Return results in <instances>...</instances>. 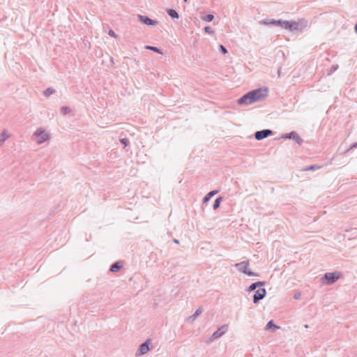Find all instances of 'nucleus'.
I'll return each mask as SVG.
<instances>
[{"label":"nucleus","mask_w":357,"mask_h":357,"mask_svg":"<svg viewBox=\"0 0 357 357\" xmlns=\"http://www.w3.org/2000/svg\"><path fill=\"white\" fill-rule=\"evenodd\" d=\"M271 328H279V326L275 325L273 320H270L266 326V330H270Z\"/></svg>","instance_id":"21"},{"label":"nucleus","mask_w":357,"mask_h":357,"mask_svg":"<svg viewBox=\"0 0 357 357\" xmlns=\"http://www.w3.org/2000/svg\"><path fill=\"white\" fill-rule=\"evenodd\" d=\"M185 3L188 2V0H183Z\"/></svg>","instance_id":"37"},{"label":"nucleus","mask_w":357,"mask_h":357,"mask_svg":"<svg viewBox=\"0 0 357 357\" xmlns=\"http://www.w3.org/2000/svg\"><path fill=\"white\" fill-rule=\"evenodd\" d=\"M265 284H266V282L264 281H258V282H254L248 287V291H253L257 288L261 287L264 286Z\"/></svg>","instance_id":"12"},{"label":"nucleus","mask_w":357,"mask_h":357,"mask_svg":"<svg viewBox=\"0 0 357 357\" xmlns=\"http://www.w3.org/2000/svg\"><path fill=\"white\" fill-rule=\"evenodd\" d=\"M298 26H299V31H302L303 29H305L307 25H308V21L304 18L299 19L298 21H296Z\"/></svg>","instance_id":"13"},{"label":"nucleus","mask_w":357,"mask_h":357,"mask_svg":"<svg viewBox=\"0 0 357 357\" xmlns=\"http://www.w3.org/2000/svg\"><path fill=\"white\" fill-rule=\"evenodd\" d=\"M108 34H109L110 36L115 37V38L116 37V34H115L114 31L113 30H112V29H110V30L109 31Z\"/></svg>","instance_id":"33"},{"label":"nucleus","mask_w":357,"mask_h":357,"mask_svg":"<svg viewBox=\"0 0 357 357\" xmlns=\"http://www.w3.org/2000/svg\"><path fill=\"white\" fill-rule=\"evenodd\" d=\"M273 130H271L270 129H264V130L255 132V138L258 141H261L269 136L273 135Z\"/></svg>","instance_id":"6"},{"label":"nucleus","mask_w":357,"mask_h":357,"mask_svg":"<svg viewBox=\"0 0 357 357\" xmlns=\"http://www.w3.org/2000/svg\"><path fill=\"white\" fill-rule=\"evenodd\" d=\"M167 14L172 18V19H178L179 18V14L178 12L173 9V8H168L166 10Z\"/></svg>","instance_id":"16"},{"label":"nucleus","mask_w":357,"mask_h":357,"mask_svg":"<svg viewBox=\"0 0 357 357\" xmlns=\"http://www.w3.org/2000/svg\"><path fill=\"white\" fill-rule=\"evenodd\" d=\"M282 20H273V19H272V20L266 19V20H263V23L264 24H266V25H274V26H280V27H281V26H282Z\"/></svg>","instance_id":"10"},{"label":"nucleus","mask_w":357,"mask_h":357,"mask_svg":"<svg viewBox=\"0 0 357 357\" xmlns=\"http://www.w3.org/2000/svg\"><path fill=\"white\" fill-rule=\"evenodd\" d=\"M340 278V273L338 272L326 273L324 275V279L326 284H332Z\"/></svg>","instance_id":"4"},{"label":"nucleus","mask_w":357,"mask_h":357,"mask_svg":"<svg viewBox=\"0 0 357 357\" xmlns=\"http://www.w3.org/2000/svg\"><path fill=\"white\" fill-rule=\"evenodd\" d=\"M174 242L176 244H178L179 243V241L177 240V239H174Z\"/></svg>","instance_id":"36"},{"label":"nucleus","mask_w":357,"mask_h":357,"mask_svg":"<svg viewBox=\"0 0 357 357\" xmlns=\"http://www.w3.org/2000/svg\"><path fill=\"white\" fill-rule=\"evenodd\" d=\"M354 29H355V32L357 34V23L355 24Z\"/></svg>","instance_id":"35"},{"label":"nucleus","mask_w":357,"mask_h":357,"mask_svg":"<svg viewBox=\"0 0 357 357\" xmlns=\"http://www.w3.org/2000/svg\"><path fill=\"white\" fill-rule=\"evenodd\" d=\"M71 112V109L69 107L64 106L61 108V112L62 114L66 115Z\"/></svg>","instance_id":"24"},{"label":"nucleus","mask_w":357,"mask_h":357,"mask_svg":"<svg viewBox=\"0 0 357 357\" xmlns=\"http://www.w3.org/2000/svg\"><path fill=\"white\" fill-rule=\"evenodd\" d=\"M226 330H227V326L225 325L222 326L220 328H219L218 330H216L213 333V335H212L214 339L220 337L225 333Z\"/></svg>","instance_id":"11"},{"label":"nucleus","mask_w":357,"mask_h":357,"mask_svg":"<svg viewBox=\"0 0 357 357\" xmlns=\"http://www.w3.org/2000/svg\"><path fill=\"white\" fill-rule=\"evenodd\" d=\"M320 168V166L318 165H310L307 166L304 169L305 171H310V170H317Z\"/></svg>","instance_id":"26"},{"label":"nucleus","mask_w":357,"mask_h":357,"mask_svg":"<svg viewBox=\"0 0 357 357\" xmlns=\"http://www.w3.org/2000/svg\"><path fill=\"white\" fill-rule=\"evenodd\" d=\"M219 50L223 54H225L227 53V48L224 45H219Z\"/></svg>","instance_id":"27"},{"label":"nucleus","mask_w":357,"mask_h":357,"mask_svg":"<svg viewBox=\"0 0 357 357\" xmlns=\"http://www.w3.org/2000/svg\"><path fill=\"white\" fill-rule=\"evenodd\" d=\"M266 295V290L264 288H259L253 295V303H257L262 300Z\"/></svg>","instance_id":"8"},{"label":"nucleus","mask_w":357,"mask_h":357,"mask_svg":"<svg viewBox=\"0 0 357 357\" xmlns=\"http://www.w3.org/2000/svg\"><path fill=\"white\" fill-rule=\"evenodd\" d=\"M9 137L6 130H3L0 135V146H1L5 141Z\"/></svg>","instance_id":"19"},{"label":"nucleus","mask_w":357,"mask_h":357,"mask_svg":"<svg viewBox=\"0 0 357 357\" xmlns=\"http://www.w3.org/2000/svg\"><path fill=\"white\" fill-rule=\"evenodd\" d=\"M121 143L124 146V147H126L129 144V140L126 138H123L121 139Z\"/></svg>","instance_id":"28"},{"label":"nucleus","mask_w":357,"mask_h":357,"mask_svg":"<svg viewBox=\"0 0 357 357\" xmlns=\"http://www.w3.org/2000/svg\"><path fill=\"white\" fill-rule=\"evenodd\" d=\"M222 200V197H218L215 199V202H214V204H213V208L214 210H216L218 209L219 207H220V203Z\"/></svg>","instance_id":"20"},{"label":"nucleus","mask_w":357,"mask_h":357,"mask_svg":"<svg viewBox=\"0 0 357 357\" xmlns=\"http://www.w3.org/2000/svg\"><path fill=\"white\" fill-rule=\"evenodd\" d=\"M138 17H139V20L142 23L149 25V26H155L158 24L157 21L150 19L149 17H147L146 15H139Z\"/></svg>","instance_id":"9"},{"label":"nucleus","mask_w":357,"mask_h":357,"mask_svg":"<svg viewBox=\"0 0 357 357\" xmlns=\"http://www.w3.org/2000/svg\"><path fill=\"white\" fill-rule=\"evenodd\" d=\"M248 261H243L235 264V266L240 272H242L249 276H259L258 273L252 272L250 269H248Z\"/></svg>","instance_id":"2"},{"label":"nucleus","mask_w":357,"mask_h":357,"mask_svg":"<svg viewBox=\"0 0 357 357\" xmlns=\"http://www.w3.org/2000/svg\"><path fill=\"white\" fill-rule=\"evenodd\" d=\"M301 297V294L300 293H296L294 295V299H299Z\"/></svg>","instance_id":"34"},{"label":"nucleus","mask_w":357,"mask_h":357,"mask_svg":"<svg viewBox=\"0 0 357 357\" xmlns=\"http://www.w3.org/2000/svg\"><path fill=\"white\" fill-rule=\"evenodd\" d=\"M122 268V265L119 261L112 264L109 268V271L113 273H116Z\"/></svg>","instance_id":"14"},{"label":"nucleus","mask_w":357,"mask_h":357,"mask_svg":"<svg viewBox=\"0 0 357 357\" xmlns=\"http://www.w3.org/2000/svg\"><path fill=\"white\" fill-rule=\"evenodd\" d=\"M356 147H357V142L354 143L353 144H351V145L350 146V147H349V149H347L344 152V153H347L349 150H351V149H354V148H356Z\"/></svg>","instance_id":"31"},{"label":"nucleus","mask_w":357,"mask_h":357,"mask_svg":"<svg viewBox=\"0 0 357 357\" xmlns=\"http://www.w3.org/2000/svg\"><path fill=\"white\" fill-rule=\"evenodd\" d=\"M151 343V339L148 338L144 342L141 344L139 347V349L136 353V356L139 355H144L146 354L149 350V346Z\"/></svg>","instance_id":"7"},{"label":"nucleus","mask_w":357,"mask_h":357,"mask_svg":"<svg viewBox=\"0 0 357 357\" xmlns=\"http://www.w3.org/2000/svg\"><path fill=\"white\" fill-rule=\"evenodd\" d=\"M33 137L36 142L40 144L47 141L50 136L43 128H40L33 133Z\"/></svg>","instance_id":"3"},{"label":"nucleus","mask_w":357,"mask_h":357,"mask_svg":"<svg viewBox=\"0 0 357 357\" xmlns=\"http://www.w3.org/2000/svg\"><path fill=\"white\" fill-rule=\"evenodd\" d=\"M281 138L284 139H293L300 145L303 142V139L294 131L282 135Z\"/></svg>","instance_id":"5"},{"label":"nucleus","mask_w":357,"mask_h":357,"mask_svg":"<svg viewBox=\"0 0 357 357\" xmlns=\"http://www.w3.org/2000/svg\"><path fill=\"white\" fill-rule=\"evenodd\" d=\"M202 307H199L197 310H196V311L195 312V313L190 317V318L192 319V320H195L199 315H200L202 312Z\"/></svg>","instance_id":"22"},{"label":"nucleus","mask_w":357,"mask_h":357,"mask_svg":"<svg viewBox=\"0 0 357 357\" xmlns=\"http://www.w3.org/2000/svg\"><path fill=\"white\" fill-rule=\"evenodd\" d=\"M213 19H214V15L212 14H208L202 17V20L207 22H211Z\"/></svg>","instance_id":"25"},{"label":"nucleus","mask_w":357,"mask_h":357,"mask_svg":"<svg viewBox=\"0 0 357 357\" xmlns=\"http://www.w3.org/2000/svg\"><path fill=\"white\" fill-rule=\"evenodd\" d=\"M338 68V66H333L330 70L329 74H331L332 73L335 72Z\"/></svg>","instance_id":"32"},{"label":"nucleus","mask_w":357,"mask_h":357,"mask_svg":"<svg viewBox=\"0 0 357 357\" xmlns=\"http://www.w3.org/2000/svg\"><path fill=\"white\" fill-rule=\"evenodd\" d=\"M204 31L207 33H213L214 31H213V29L210 27V26H206L204 27Z\"/></svg>","instance_id":"30"},{"label":"nucleus","mask_w":357,"mask_h":357,"mask_svg":"<svg viewBox=\"0 0 357 357\" xmlns=\"http://www.w3.org/2000/svg\"><path fill=\"white\" fill-rule=\"evenodd\" d=\"M268 96L267 88H259L252 90L241 96L237 102L238 105H250L255 102L264 100Z\"/></svg>","instance_id":"1"},{"label":"nucleus","mask_w":357,"mask_h":357,"mask_svg":"<svg viewBox=\"0 0 357 357\" xmlns=\"http://www.w3.org/2000/svg\"><path fill=\"white\" fill-rule=\"evenodd\" d=\"M55 93H56V90L54 89H53L52 87H48L43 91V95H44V96L48 98L51 95H52Z\"/></svg>","instance_id":"18"},{"label":"nucleus","mask_w":357,"mask_h":357,"mask_svg":"<svg viewBox=\"0 0 357 357\" xmlns=\"http://www.w3.org/2000/svg\"><path fill=\"white\" fill-rule=\"evenodd\" d=\"M217 193L218 190H212L207 193L206 195L203 199V204L208 202L211 199V197H213Z\"/></svg>","instance_id":"17"},{"label":"nucleus","mask_w":357,"mask_h":357,"mask_svg":"<svg viewBox=\"0 0 357 357\" xmlns=\"http://www.w3.org/2000/svg\"><path fill=\"white\" fill-rule=\"evenodd\" d=\"M146 49L150 50H151L154 52L158 53V54H162L161 50H160L159 48H158L157 47H155V46L147 45V46H146Z\"/></svg>","instance_id":"23"},{"label":"nucleus","mask_w":357,"mask_h":357,"mask_svg":"<svg viewBox=\"0 0 357 357\" xmlns=\"http://www.w3.org/2000/svg\"><path fill=\"white\" fill-rule=\"evenodd\" d=\"M293 21L282 20L281 28L292 31Z\"/></svg>","instance_id":"15"},{"label":"nucleus","mask_w":357,"mask_h":357,"mask_svg":"<svg viewBox=\"0 0 357 357\" xmlns=\"http://www.w3.org/2000/svg\"><path fill=\"white\" fill-rule=\"evenodd\" d=\"M292 31H299V26L296 21H293Z\"/></svg>","instance_id":"29"}]
</instances>
